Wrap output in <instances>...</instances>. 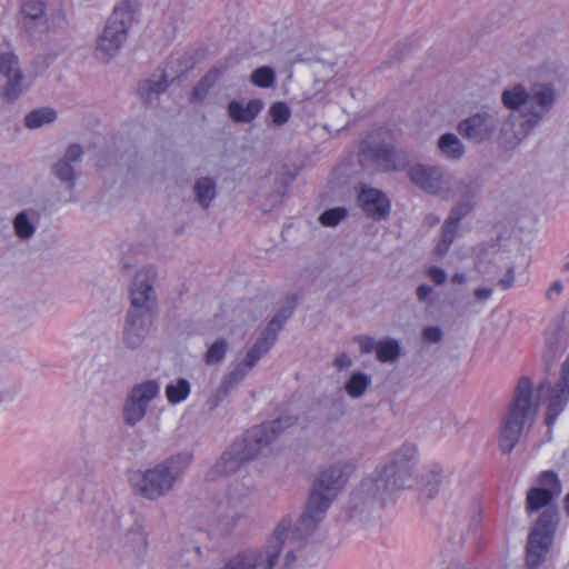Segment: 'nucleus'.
<instances>
[{
	"instance_id": "1",
	"label": "nucleus",
	"mask_w": 569,
	"mask_h": 569,
	"mask_svg": "<svg viewBox=\"0 0 569 569\" xmlns=\"http://www.w3.org/2000/svg\"><path fill=\"white\" fill-rule=\"evenodd\" d=\"M559 99V92L553 81H531L526 88L517 83L501 93L502 104L512 111H519L521 122L519 129H511V117L500 127V138L505 143L513 144L526 138L543 120L552 113Z\"/></svg>"
},
{
	"instance_id": "2",
	"label": "nucleus",
	"mask_w": 569,
	"mask_h": 569,
	"mask_svg": "<svg viewBox=\"0 0 569 569\" xmlns=\"http://www.w3.org/2000/svg\"><path fill=\"white\" fill-rule=\"evenodd\" d=\"M296 423V417L286 416L251 428L243 438L236 440L223 452L210 471V477L216 479L220 476L231 475L239 470L243 462L258 456L268 455L272 451L271 446L278 437Z\"/></svg>"
},
{
	"instance_id": "3",
	"label": "nucleus",
	"mask_w": 569,
	"mask_h": 569,
	"mask_svg": "<svg viewBox=\"0 0 569 569\" xmlns=\"http://www.w3.org/2000/svg\"><path fill=\"white\" fill-rule=\"evenodd\" d=\"M353 470L352 461L341 460L320 471L313 482L306 510L299 520L301 531L310 533L323 520L330 505L342 490Z\"/></svg>"
},
{
	"instance_id": "4",
	"label": "nucleus",
	"mask_w": 569,
	"mask_h": 569,
	"mask_svg": "<svg viewBox=\"0 0 569 569\" xmlns=\"http://www.w3.org/2000/svg\"><path fill=\"white\" fill-rule=\"evenodd\" d=\"M189 451L178 452L146 470L132 471L129 483L142 498L157 501L168 496L192 461Z\"/></svg>"
},
{
	"instance_id": "5",
	"label": "nucleus",
	"mask_w": 569,
	"mask_h": 569,
	"mask_svg": "<svg viewBox=\"0 0 569 569\" xmlns=\"http://www.w3.org/2000/svg\"><path fill=\"white\" fill-rule=\"evenodd\" d=\"M408 177L417 188L442 200L477 201L480 194L477 181L458 179L438 166L415 164L408 169Z\"/></svg>"
},
{
	"instance_id": "6",
	"label": "nucleus",
	"mask_w": 569,
	"mask_h": 569,
	"mask_svg": "<svg viewBox=\"0 0 569 569\" xmlns=\"http://www.w3.org/2000/svg\"><path fill=\"white\" fill-rule=\"evenodd\" d=\"M539 400L533 398L532 383L521 378L506 416L502 418L498 443L503 453H510L519 442L526 423H532L538 413Z\"/></svg>"
},
{
	"instance_id": "7",
	"label": "nucleus",
	"mask_w": 569,
	"mask_h": 569,
	"mask_svg": "<svg viewBox=\"0 0 569 569\" xmlns=\"http://www.w3.org/2000/svg\"><path fill=\"white\" fill-rule=\"evenodd\" d=\"M134 12L136 7L130 0H122L113 8L102 32L97 38L96 56L98 59L109 61L117 56L128 39Z\"/></svg>"
},
{
	"instance_id": "8",
	"label": "nucleus",
	"mask_w": 569,
	"mask_h": 569,
	"mask_svg": "<svg viewBox=\"0 0 569 569\" xmlns=\"http://www.w3.org/2000/svg\"><path fill=\"white\" fill-rule=\"evenodd\" d=\"M291 528V520L283 518L277 525L263 550H248L227 560L219 569H272Z\"/></svg>"
},
{
	"instance_id": "9",
	"label": "nucleus",
	"mask_w": 569,
	"mask_h": 569,
	"mask_svg": "<svg viewBox=\"0 0 569 569\" xmlns=\"http://www.w3.org/2000/svg\"><path fill=\"white\" fill-rule=\"evenodd\" d=\"M556 528L553 510L549 509L545 513H540L528 536L526 546V567L528 569H538L547 560Z\"/></svg>"
},
{
	"instance_id": "10",
	"label": "nucleus",
	"mask_w": 569,
	"mask_h": 569,
	"mask_svg": "<svg viewBox=\"0 0 569 569\" xmlns=\"http://www.w3.org/2000/svg\"><path fill=\"white\" fill-rule=\"evenodd\" d=\"M160 396V383L146 380L136 383L127 393L122 405L123 423L130 428L137 426L147 416L150 403Z\"/></svg>"
},
{
	"instance_id": "11",
	"label": "nucleus",
	"mask_w": 569,
	"mask_h": 569,
	"mask_svg": "<svg viewBox=\"0 0 569 569\" xmlns=\"http://www.w3.org/2000/svg\"><path fill=\"white\" fill-rule=\"evenodd\" d=\"M156 271L153 268L139 270L130 286V308L128 312L152 317L157 309V296L153 288Z\"/></svg>"
},
{
	"instance_id": "12",
	"label": "nucleus",
	"mask_w": 569,
	"mask_h": 569,
	"mask_svg": "<svg viewBox=\"0 0 569 569\" xmlns=\"http://www.w3.org/2000/svg\"><path fill=\"white\" fill-rule=\"evenodd\" d=\"M500 118L496 111H478L462 119L458 126V133L469 142L482 144L490 142L498 132Z\"/></svg>"
},
{
	"instance_id": "13",
	"label": "nucleus",
	"mask_w": 569,
	"mask_h": 569,
	"mask_svg": "<svg viewBox=\"0 0 569 569\" xmlns=\"http://www.w3.org/2000/svg\"><path fill=\"white\" fill-rule=\"evenodd\" d=\"M0 74L6 78V84L0 93L3 101L13 103L28 91L30 83L20 68L19 58L13 52L0 54Z\"/></svg>"
},
{
	"instance_id": "14",
	"label": "nucleus",
	"mask_w": 569,
	"mask_h": 569,
	"mask_svg": "<svg viewBox=\"0 0 569 569\" xmlns=\"http://www.w3.org/2000/svg\"><path fill=\"white\" fill-rule=\"evenodd\" d=\"M399 479L385 466H379L371 476L365 478L359 487V492L366 498L376 499L385 503L395 492L408 488L398 483Z\"/></svg>"
},
{
	"instance_id": "15",
	"label": "nucleus",
	"mask_w": 569,
	"mask_h": 569,
	"mask_svg": "<svg viewBox=\"0 0 569 569\" xmlns=\"http://www.w3.org/2000/svg\"><path fill=\"white\" fill-rule=\"evenodd\" d=\"M363 160L370 159L383 171H400L408 167L409 157L389 144L367 146L361 149Z\"/></svg>"
},
{
	"instance_id": "16",
	"label": "nucleus",
	"mask_w": 569,
	"mask_h": 569,
	"mask_svg": "<svg viewBox=\"0 0 569 569\" xmlns=\"http://www.w3.org/2000/svg\"><path fill=\"white\" fill-rule=\"evenodd\" d=\"M418 461V449L413 443H403L391 455L390 461L383 465L390 469L400 485L411 487L415 467Z\"/></svg>"
},
{
	"instance_id": "17",
	"label": "nucleus",
	"mask_w": 569,
	"mask_h": 569,
	"mask_svg": "<svg viewBox=\"0 0 569 569\" xmlns=\"http://www.w3.org/2000/svg\"><path fill=\"white\" fill-rule=\"evenodd\" d=\"M250 491V486L238 490L231 487L224 501L218 506V517L223 530H230L243 516V501Z\"/></svg>"
},
{
	"instance_id": "18",
	"label": "nucleus",
	"mask_w": 569,
	"mask_h": 569,
	"mask_svg": "<svg viewBox=\"0 0 569 569\" xmlns=\"http://www.w3.org/2000/svg\"><path fill=\"white\" fill-rule=\"evenodd\" d=\"M152 319V317L127 312L121 339L126 348L136 350L142 346L149 333Z\"/></svg>"
},
{
	"instance_id": "19",
	"label": "nucleus",
	"mask_w": 569,
	"mask_h": 569,
	"mask_svg": "<svg viewBox=\"0 0 569 569\" xmlns=\"http://www.w3.org/2000/svg\"><path fill=\"white\" fill-rule=\"evenodd\" d=\"M81 157L82 148L79 144H71L66 150L63 157L52 167V173L54 177L66 183L68 189H72L74 187V166L80 162Z\"/></svg>"
},
{
	"instance_id": "20",
	"label": "nucleus",
	"mask_w": 569,
	"mask_h": 569,
	"mask_svg": "<svg viewBox=\"0 0 569 569\" xmlns=\"http://www.w3.org/2000/svg\"><path fill=\"white\" fill-rule=\"evenodd\" d=\"M358 200L366 214L375 219L385 218L389 213V201L377 189L363 187L358 196Z\"/></svg>"
},
{
	"instance_id": "21",
	"label": "nucleus",
	"mask_w": 569,
	"mask_h": 569,
	"mask_svg": "<svg viewBox=\"0 0 569 569\" xmlns=\"http://www.w3.org/2000/svg\"><path fill=\"white\" fill-rule=\"evenodd\" d=\"M477 201L459 200L450 210V213L441 228V239L452 244L456 239L460 221L475 208Z\"/></svg>"
},
{
	"instance_id": "22",
	"label": "nucleus",
	"mask_w": 569,
	"mask_h": 569,
	"mask_svg": "<svg viewBox=\"0 0 569 569\" xmlns=\"http://www.w3.org/2000/svg\"><path fill=\"white\" fill-rule=\"evenodd\" d=\"M23 24L28 31L39 27L41 31H48V16L43 0H22L20 8Z\"/></svg>"
},
{
	"instance_id": "23",
	"label": "nucleus",
	"mask_w": 569,
	"mask_h": 569,
	"mask_svg": "<svg viewBox=\"0 0 569 569\" xmlns=\"http://www.w3.org/2000/svg\"><path fill=\"white\" fill-rule=\"evenodd\" d=\"M558 496L552 492L541 489L539 487L531 488L527 492L526 498V510L529 513L543 509L541 513H545L547 510L551 509L556 513V525H558V509L552 505V500Z\"/></svg>"
},
{
	"instance_id": "24",
	"label": "nucleus",
	"mask_w": 569,
	"mask_h": 569,
	"mask_svg": "<svg viewBox=\"0 0 569 569\" xmlns=\"http://www.w3.org/2000/svg\"><path fill=\"white\" fill-rule=\"evenodd\" d=\"M263 108L260 99H252L246 106L240 101H231L228 106V116L234 122L249 123L257 118Z\"/></svg>"
},
{
	"instance_id": "25",
	"label": "nucleus",
	"mask_w": 569,
	"mask_h": 569,
	"mask_svg": "<svg viewBox=\"0 0 569 569\" xmlns=\"http://www.w3.org/2000/svg\"><path fill=\"white\" fill-rule=\"evenodd\" d=\"M193 193L197 203L202 209H208L217 196V182L211 177H201L193 184Z\"/></svg>"
},
{
	"instance_id": "26",
	"label": "nucleus",
	"mask_w": 569,
	"mask_h": 569,
	"mask_svg": "<svg viewBox=\"0 0 569 569\" xmlns=\"http://www.w3.org/2000/svg\"><path fill=\"white\" fill-rule=\"evenodd\" d=\"M569 401V390L552 387L546 412V425L550 429Z\"/></svg>"
},
{
	"instance_id": "27",
	"label": "nucleus",
	"mask_w": 569,
	"mask_h": 569,
	"mask_svg": "<svg viewBox=\"0 0 569 569\" xmlns=\"http://www.w3.org/2000/svg\"><path fill=\"white\" fill-rule=\"evenodd\" d=\"M562 74V66L556 58H548L539 63L532 71V81H553Z\"/></svg>"
},
{
	"instance_id": "28",
	"label": "nucleus",
	"mask_w": 569,
	"mask_h": 569,
	"mask_svg": "<svg viewBox=\"0 0 569 569\" xmlns=\"http://www.w3.org/2000/svg\"><path fill=\"white\" fill-rule=\"evenodd\" d=\"M440 152L448 159L458 160L466 152L465 144L455 133H445L438 140Z\"/></svg>"
},
{
	"instance_id": "29",
	"label": "nucleus",
	"mask_w": 569,
	"mask_h": 569,
	"mask_svg": "<svg viewBox=\"0 0 569 569\" xmlns=\"http://www.w3.org/2000/svg\"><path fill=\"white\" fill-rule=\"evenodd\" d=\"M227 67H214L199 81L191 92L192 101H202L211 87L220 79Z\"/></svg>"
},
{
	"instance_id": "30",
	"label": "nucleus",
	"mask_w": 569,
	"mask_h": 569,
	"mask_svg": "<svg viewBox=\"0 0 569 569\" xmlns=\"http://www.w3.org/2000/svg\"><path fill=\"white\" fill-rule=\"evenodd\" d=\"M57 119V112L50 107H42L34 109L26 114L23 123L24 127L34 130L42 126L52 123Z\"/></svg>"
},
{
	"instance_id": "31",
	"label": "nucleus",
	"mask_w": 569,
	"mask_h": 569,
	"mask_svg": "<svg viewBox=\"0 0 569 569\" xmlns=\"http://www.w3.org/2000/svg\"><path fill=\"white\" fill-rule=\"evenodd\" d=\"M124 546L137 555H143L148 547V535L141 525H133L124 536Z\"/></svg>"
},
{
	"instance_id": "32",
	"label": "nucleus",
	"mask_w": 569,
	"mask_h": 569,
	"mask_svg": "<svg viewBox=\"0 0 569 569\" xmlns=\"http://www.w3.org/2000/svg\"><path fill=\"white\" fill-rule=\"evenodd\" d=\"M164 392L168 402L171 405H177L184 401L189 397L191 392V385L187 379L179 378L178 380L168 383Z\"/></svg>"
},
{
	"instance_id": "33",
	"label": "nucleus",
	"mask_w": 569,
	"mask_h": 569,
	"mask_svg": "<svg viewBox=\"0 0 569 569\" xmlns=\"http://www.w3.org/2000/svg\"><path fill=\"white\" fill-rule=\"evenodd\" d=\"M371 385V377L365 372H353L345 383V390L351 398H360Z\"/></svg>"
},
{
	"instance_id": "34",
	"label": "nucleus",
	"mask_w": 569,
	"mask_h": 569,
	"mask_svg": "<svg viewBox=\"0 0 569 569\" xmlns=\"http://www.w3.org/2000/svg\"><path fill=\"white\" fill-rule=\"evenodd\" d=\"M400 356V345L397 340L386 338L378 341L376 357L380 362H393Z\"/></svg>"
},
{
	"instance_id": "35",
	"label": "nucleus",
	"mask_w": 569,
	"mask_h": 569,
	"mask_svg": "<svg viewBox=\"0 0 569 569\" xmlns=\"http://www.w3.org/2000/svg\"><path fill=\"white\" fill-rule=\"evenodd\" d=\"M229 350V343L226 339L220 338L208 345V349L203 355L206 365L213 366L223 361Z\"/></svg>"
},
{
	"instance_id": "36",
	"label": "nucleus",
	"mask_w": 569,
	"mask_h": 569,
	"mask_svg": "<svg viewBox=\"0 0 569 569\" xmlns=\"http://www.w3.org/2000/svg\"><path fill=\"white\" fill-rule=\"evenodd\" d=\"M292 307L280 310L268 323L261 336L276 342L278 332L282 329V326L291 316Z\"/></svg>"
},
{
	"instance_id": "37",
	"label": "nucleus",
	"mask_w": 569,
	"mask_h": 569,
	"mask_svg": "<svg viewBox=\"0 0 569 569\" xmlns=\"http://www.w3.org/2000/svg\"><path fill=\"white\" fill-rule=\"evenodd\" d=\"M273 345L271 340L260 335L256 342L247 350L243 359L254 367L257 362L269 352Z\"/></svg>"
},
{
	"instance_id": "38",
	"label": "nucleus",
	"mask_w": 569,
	"mask_h": 569,
	"mask_svg": "<svg viewBox=\"0 0 569 569\" xmlns=\"http://www.w3.org/2000/svg\"><path fill=\"white\" fill-rule=\"evenodd\" d=\"M13 229L21 240L30 239L36 232V226L26 211L19 212L13 219Z\"/></svg>"
},
{
	"instance_id": "39",
	"label": "nucleus",
	"mask_w": 569,
	"mask_h": 569,
	"mask_svg": "<svg viewBox=\"0 0 569 569\" xmlns=\"http://www.w3.org/2000/svg\"><path fill=\"white\" fill-rule=\"evenodd\" d=\"M250 81L259 88H271L276 82V73L270 67H259L251 73Z\"/></svg>"
},
{
	"instance_id": "40",
	"label": "nucleus",
	"mask_w": 569,
	"mask_h": 569,
	"mask_svg": "<svg viewBox=\"0 0 569 569\" xmlns=\"http://www.w3.org/2000/svg\"><path fill=\"white\" fill-rule=\"evenodd\" d=\"M269 116L271 117L272 123L280 127L289 121L291 110L286 102L278 101L270 106Z\"/></svg>"
},
{
	"instance_id": "41",
	"label": "nucleus",
	"mask_w": 569,
	"mask_h": 569,
	"mask_svg": "<svg viewBox=\"0 0 569 569\" xmlns=\"http://www.w3.org/2000/svg\"><path fill=\"white\" fill-rule=\"evenodd\" d=\"M539 488L546 489L556 496H560L562 488L556 472L551 470L542 471L538 478Z\"/></svg>"
},
{
	"instance_id": "42",
	"label": "nucleus",
	"mask_w": 569,
	"mask_h": 569,
	"mask_svg": "<svg viewBox=\"0 0 569 569\" xmlns=\"http://www.w3.org/2000/svg\"><path fill=\"white\" fill-rule=\"evenodd\" d=\"M252 369L253 366L242 359L227 376L223 377V379L234 388Z\"/></svg>"
},
{
	"instance_id": "43",
	"label": "nucleus",
	"mask_w": 569,
	"mask_h": 569,
	"mask_svg": "<svg viewBox=\"0 0 569 569\" xmlns=\"http://www.w3.org/2000/svg\"><path fill=\"white\" fill-rule=\"evenodd\" d=\"M430 472L432 475V479L425 481L421 488L422 495L428 499L433 498L438 493L439 485L441 481V468L433 466Z\"/></svg>"
},
{
	"instance_id": "44",
	"label": "nucleus",
	"mask_w": 569,
	"mask_h": 569,
	"mask_svg": "<svg viewBox=\"0 0 569 569\" xmlns=\"http://www.w3.org/2000/svg\"><path fill=\"white\" fill-rule=\"evenodd\" d=\"M232 389L233 387L222 378L214 392L207 399L209 409H216L229 396Z\"/></svg>"
},
{
	"instance_id": "45",
	"label": "nucleus",
	"mask_w": 569,
	"mask_h": 569,
	"mask_svg": "<svg viewBox=\"0 0 569 569\" xmlns=\"http://www.w3.org/2000/svg\"><path fill=\"white\" fill-rule=\"evenodd\" d=\"M167 87H168V83L166 80H157V81L148 80L140 84L139 93L146 100H150L153 94L157 96V94L163 92L167 89Z\"/></svg>"
},
{
	"instance_id": "46",
	"label": "nucleus",
	"mask_w": 569,
	"mask_h": 569,
	"mask_svg": "<svg viewBox=\"0 0 569 569\" xmlns=\"http://www.w3.org/2000/svg\"><path fill=\"white\" fill-rule=\"evenodd\" d=\"M347 216L345 208H332L326 210L320 217L319 221L325 227H336Z\"/></svg>"
},
{
	"instance_id": "47",
	"label": "nucleus",
	"mask_w": 569,
	"mask_h": 569,
	"mask_svg": "<svg viewBox=\"0 0 569 569\" xmlns=\"http://www.w3.org/2000/svg\"><path fill=\"white\" fill-rule=\"evenodd\" d=\"M421 337L426 342L437 343L442 340L443 332L439 326H428L422 329Z\"/></svg>"
},
{
	"instance_id": "48",
	"label": "nucleus",
	"mask_w": 569,
	"mask_h": 569,
	"mask_svg": "<svg viewBox=\"0 0 569 569\" xmlns=\"http://www.w3.org/2000/svg\"><path fill=\"white\" fill-rule=\"evenodd\" d=\"M427 274L429 279L438 286H441L447 281V272L442 268L430 267Z\"/></svg>"
},
{
	"instance_id": "49",
	"label": "nucleus",
	"mask_w": 569,
	"mask_h": 569,
	"mask_svg": "<svg viewBox=\"0 0 569 569\" xmlns=\"http://www.w3.org/2000/svg\"><path fill=\"white\" fill-rule=\"evenodd\" d=\"M515 281H516V277H515V266H509L507 268V271L505 273V276L502 278L499 279L498 281V286L503 289V290H508L510 288L513 287L515 284Z\"/></svg>"
},
{
	"instance_id": "50",
	"label": "nucleus",
	"mask_w": 569,
	"mask_h": 569,
	"mask_svg": "<svg viewBox=\"0 0 569 569\" xmlns=\"http://www.w3.org/2000/svg\"><path fill=\"white\" fill-rule=\"evenodd\" d=\"M359 348L362 353L377 352L378 341L372 337H360L358 339Z\"/></svg>"
},
{
	"instance_id": "51",
	"label": "nucleus",
	"mask_w": 569,
	"mask_h": 569,
	"mask_svg": "<svg viewBox=\"0 0 569 569\" xmlns=\"http://www.w3.org/2000/svg\"><path fill=\"white\" fill-rule=\"evenodd\" d=\"M333 366L337 370L341 371L350 368L352 366V360L346 352H341L335 358Z\"/></svg>"
},
{
	"instance_id": "52",
	"label": "nucleus",
	"mask_w": 569,
	"mask_h": 569,
	"mask_svg": "<svg viewBox=\"0 0 569 569\" xmlns=\"http://www.w3.org/2000/svg\"><path fill=\"white\" fill-rule=\"evenodd\" d=\"M450 243H448V241H445L442 240L441 238L439 239L438 243L436 244L435 247V253L438 256V257H443L450 249Z\"/></svg>"
},
{
	"instance_id": "53",
	"label": "nucleus",
	"mask_w": 569,
	"mask_h": 569,
	"mask_svg": "<svg viewBox=\"0 0 569 569\" xmlns=\"http://www.w3.org/2000/svg\"><path fill=\"white\" fill-rule=\"evenodd\" d=\"M431 292H432V288L428 284H420L416 291L417 298L420 301L426 300Z\"/></svg>"
},
{
	"instance_id": "54",
	"label": "nucleus",
	"mask_w": 569,
	"mask_h": 569,
	"mask_svg": "<svg viewBox=\"0 0 569 569\" xmlns=\"http://www.w3.org/2000/svg\"><path fill=\"white\" fill-rule=\"evenodd\" d=\"M473 295L478 300L486 301L491 297L492 290L489 288H477Z\"/></svg>"
},
{
	"instance_id": "55",
	"label": "nucleus",
	"mask_w": 569,
	"mask_h": 569,
	"mask_svg": "<svg viewBox=\"0 0 569 569\" xmlns=\"http://www.w3.org/2000/svg\"><path fill=\"white\" fill-rule=\"evenodd\" d=\"M561 290L562 283L560 281H555L546 292L547 299H551L553 293L559 295Z\"/></svg>"
},
{
	"instance_id": "56",
	"label": "nucleus",
	"mask_w": 569,
	"mask_h": 569,
	"mask_svg": "<svg viewBox=\"0 0 569 569\" xmlns=\"http://www.w3.org/2000/svg\"><path fill=\"white\" fill-rule=\"evenodd\" d=\"M295 561H296V556H295L293 550H288L286 553V557H284V563H283L284 569H289L295 563Z\"/></svg>"
},
{
	"instance_id": "57",
	"label": "nucleus",
	"mask_w": 569,
	"mask_h": 569,
	"mask_svg": "<svg viewBox=\"0 0 569 569\" xmlns=\"http://www.w3.org/2000/svg\"><path fill=\"white\" fill-rule=\"evenodd\" d=\"M467 281V276L462 272H457L451 277V282L457 284H463Z\"/></svg>"
},
{
	"instance_id": "58",
	"label": "nucleus",
	"mask_w": 569,
	"mask_h": 569,
	"mask_svg": "<svg viewBox=\"0 0 569 569\" xmlns=\"http://www.w3.org/2000/svg\"><path fill=\"white\" fill-rule=\"evenodd\" d=\"M563 270L569 271V253L565 258Z\"/></svg>"
},
{
	"instance_id": "59",
	"label": "nucleus",
	"mask_w": 569,
	"mask_h": 569,
	"mask_svg": "<svg viewBox=\"0 0 569 569\" xmlns=\"http://www.w3.org/2000/svg\"><path fill=\"white\" fill-rule=\"evenodd\" d=\"M565 509H566L567 515L569 516V493L566 496V499H565Z\"/></svg>"
}]
</instances>
